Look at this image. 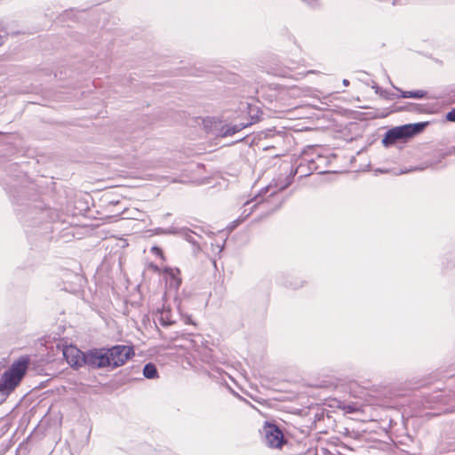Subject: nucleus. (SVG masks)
Returning a JSON list of instances; mask_svg holds the SVG:
<instances>
[{"label": "nucleus", "instance_id": "obj_1", "mask_svg": "<svg viewBox=\"0 0 455 455\" xmlns=\"http://www.w3.org/2000/svg\"><path fill=\"white\" fill-rule=\"evenodd\" d=\"M28 363V358L20 357L11 365L9 370L4 371L0 382V393L2 395H8L14 390L25 375Z\"/></svg>", "mask_w": 455, "mask_h": 455}, {"label": "nucleus", "instance_id": "obj_2", "mask_svg": "<svg viewBox=\"0 0 455 455\" xmlns=\"http://www.w3.org/2000/svg\"><path fill=\"white\" fill-rule=\"evenodd\" d=\"M427 125V122H421L394 127L386 132L382 140V143L387 147L399 140L413 137L414 135L420 133Z\"/></svg>", "mask_w": 455, "mask_h": 455}, {"label": "nucleus", "instance_id": "obj_3", "mask_svg": "<svg viewBox=\"0 0 455 455\" xmlns=\"http://www.w3.org/2000/svg\"><path fill=\"white\" fill-rule=\"evenodd\" d=\"M109 367L112 369L124 365L129 359L134 356V349L132 346L116 345L107 347Z\"/></svg>", "mask_w": 455, "mask_h": 455}, {"label": "nucleus", "instance_id": "obj_4", "mask_svg": "<svg viewBox=\"0 0 455 455\" xmlns=\"http://www.w3.org/2000/svg\"><path fill=\"white\" fill-rule=\"evenodd\" d=\"M109 358L108 357L107 347L92 348L85 352V365L101 369L109 367Z\"/></svg>", "mask_w": 455, "mask_h": 455}, {"label": "nucleus", "instance_id": "obj_5", "mask_svg": "<svg viewBox=\"0 0 455 455\" xmlns=\"http://www.w3.org/2000/svg\"><path fill=\"white\" fill-rule=\"evenodd\" d=\"M266 444L270 448H281L284 438L281 429L275 424L265 422L262 428Z\"/></svg>", "mask_w": 455, "mask_h": 455}, {"label": "nucleus", "instance_id": "obj_6", "mask_svg": "<svg viewBox=\"0 0 455 455\" xmlns=\"http://www.w3.org/2000/svg\"><path fill=\"white\" fill-rule=\"evenodd\" d=\"M63 355L67 363L73 368L85 365V353L75 346H68L63 349Z\"/></svg>", "mask_w": 455, "mask_h": 455}, {"label": "nucleus", "instance_id": "obj_7", "mask_svg": "<svg viewBox=\"0 0 455 455\" xmlns=\"http://www.w3.org/2000/svg\"><path fill=\"white\" fill-rule=\"evenodd\" d=\"M163 274L171 289L177 291L181 283L180 270L177 268L164 267Z\"/></svg>", "mask_w": 455, "mask_h": 455}, {"label": "nucleus", "instance_id": "obj_8", "mask_svg": "<svg viewBox=\"0 0 455 455\" xmlns=\"http://www.w3.org/2000/svg\"><path fill=\"white\" fill-rule=\"evenodd\" d=\"M157 320L163 326H168L175 323L170 308H166L164 307L161 309H157Z\"/></svg>", "mask_w": 455, "mask_h": 455}, {"label": "nucleus", "instance_id": "obj_9", "mask_svg": "<svg viewBox=\"0 0 455 455\" xmlns=\"http://www.w3.org/2000/svg\"><path fill=\"white\" fill-rule=\"evenodd\" d=\"M246 126H247V124H243L227 125L226 127H222V129L220 131V135L222 137L232 136V135L235 134L236 132L242 131Z\"/></svg>", "mask_w": 455, "mask_h": 455}, {"label": "nucleus", "instance_id": "obj_10", "mask_svg": "<svg viewBox=\"0 0 455 455\" xmlns=\"http://www.w3.org/2000/svg\"><path fill=\"white\" fill-rule=\"evenodd\" d=\"M143 376L148 379H154L158 378V371L156 366L152 363L145 364L143 367Z\"/></svg>", "mask_w": 455, "mask_h": 455}, {"label": "nucleus", "instance_id": "obj_11", "mask_svg": "<svg viewBox=\"0 0 455 455\" xmlns=\"http://www.w3.org/2000/svg\"><path fill=\"white\" fill-rule=\"evenodd\" d=\"M427 92L425 91H402L401 97L407 98H415V99H422L426 96Z\"/></svg>", "mask_w": 455, "mask_h": 455}, {"label": "nucleus", "instance_id": "obj_12", "mask_svg": "<svg viewBox=\"0 0 455 455\" xmlns=\"http://www.w3.org/2000/svg\"><path fill=\"white\" fill-rule=\"evenodd\" d=\"M257 206V204H253L249 211L247 209L243 210V216L232 223L231 228H235L236 226H238L243 220H245L247 217H249L251 212H253L254 208Z\"/></svg>", "mask_w": 455, "mask_h": 455}, {"label": "nucleus", "instance_id": "obj_13", "mask_svg": "<svg viewBox=\"0 0 455 455\" xmlns=\"http://www.w3.org/2000/svg\"><path fill=\"white\" fill-rule=\"evenodd\" d=\"M164 235H182L185 234L187 231L185 228H178L175 227H170L168 228H165L164 231Z\"/></svg>", "mask_w": 455, "mask_h": 455}, {"label": "nucleus", "instance_id": "obj_14", "mask_svg": "<svg viewBox=\"0 0 455 455\" xmlns=\"http://www.w3.org/2000/svg\"><path fill=\"white\" fill-rule=\"evenodd\" d=\"M446 120L455 123V108L446 114Z\"/></svg>", "mask_w": 455, "mask_h": 455}, {"label": "nucleus", "instance_id": "obj_15", "mask_svg": "<svg viewBox=\"0 0 455 455\" xmlns=\"http://www.w3.org/2000/svg\"><path fill=\"white\" fill-rule=\"evenodd\" d=\"M152 251L155 252L156 255L163 257V251L159 247L154 246L152 248Z\"/></svg>", "mask_w": 455, "mask_h": 455}, {"label": "nucleus", "instance_id": "obj_16", "mask_svg": "<svg viewBox=\"0 0 455 455\" xmlns=\"http://www.w3.org/2000/svg\"><path fill=\"white\" fill-rule=\"evenodd\" d=\"M164 230H165V228H157L155 230V234H156V235H164Z\"/></svg>", "mask_w": 455, "mask_h": 455}, {"label": "nucleus", "instance_id": "obj_17", "mask_svg": "<svg viewBox=\"0 0 455 455\" xmlns=\"http://www.w3.org/2000/svg\"><path fill=\"white\" fill-rule=\"evenodd\" d=\"M342 84L345 85V86H347L349 84V81L347 79H344L342 81Z\"/></svg>", "mask_w": 455, "mask_h": 455}, {"label": "nucleus", "instance_id": "obj_18", "mask_svg": "<svg viewBox=\"0 0 455 455\" xmlns=\"http://www.w3.org/2000/svg\"><path fill=\"white\" fill-rule=\"evenodd\" d=\"M270 188H271V186H269V185H268L267 187H266V188L263 189V191H264L265 193H267V192H268V191L270 190Z\"/></svg>", "mask_w": 455, "mask_h": 455}, {"label": "nucleus", "instance_id": "obj_19", "mask_svg": "<svg viewBox=\"0 0 455 455\" xmlns=\"http://www.w3.org/2000/svg\"><path fill=\"white\" fill-rule=\"evenodd\" d=\"M261 196H262V194H261V193H260V194H259V195H257V196H254V198H253V200L258 201V199H259V197H261Z\"/></svg>", "mask_w": 455, "mask_h": 455}, {"label": "nucleus", "instance_id": "obj_20", "mask_svg": "<svg viewBox=\"0 0 455 455\" xmlns=\"http://www.w3.org/2000/svg\"><path fill=\"white\" fill-rule=\"evenodd\" d=\"M313 73H315L314 70H309V71L307 72V74H313Z\"/></svg>", "mask_w": 455, "mask_h": 455}, {"label": "nucleus", "instance_id": "obj_21", "mask_svg": "<svg viewBox=\"0 0 455 455\" xmlns=\"http://www.w3.org/2000/svg\"><path fill=\"white\" fill-rule=\"evenodd\" d=\"M250 204H251V202H250V201H247V202L244 204V206H247V205H249Z\"/></svg>", "mask_w": 455, "mask_h": 455}, {"label": "nucleus", "instance_id": "obj_22", "mask_svg": "<svg viewBox=\"0 0 455 455\" xmlns=\"http://www.w3.org/2000/svg\"><path fill=\"white\" fill-rule=\"evenodd\" d=\"M275 192H276L275 190V191H272V192L270 193V196H273L274 194H275Z\"/></svg>", "mask_w": 455, "mask_h": 455}]
</instances>
